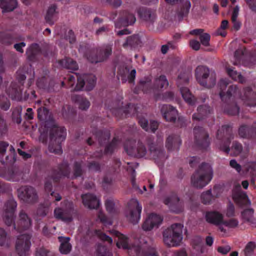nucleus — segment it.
Listing matches in <instances>:
<instances>
[{
    "label": "nucleus",
    "mask_w": 256,
    "mask_h": 256,
    "mask_svg": "<svg viewBox=\"0 0 256 256\" xmlns=\"http://www.w3.org/2000/svg\"><path fill=\"white\" fill-rule=\"evenodd\" d=\"M68 84L74 90H80L86 86V90H91L96 84V77L92 74L79 75L74 74L68 77Z\"/></svg>",
    "instance_id": "f257e3e1"
},
{
    "label": "nucleus",
    "mask_w": 256,
    "mask_h": 256,
    "mask_svg": "<svg viewBox=\"0 0 256 256\" xmlns=\"http://www.w3.org/2000/svg\"><path fill=\"white\" fill-rule=\"evenodd\" d=\"M212 171L210 166L202 164L191 178L192 185L197 188L205 186L211 180Z\"/></svg>",
    "instance_id": "f03ea898"
},
{
    "label": "nucleus",
    "mask_w": 256,
    "mask_h": 256,
    "mask_svg": "<svg viewBox=\"0 0 256 256\" xmlns=\"http://www.w3.org/2000/svg\"><path fill=\"white\" fill-rule=\"evenodd\" d=\"M183 226L180 224H172L164 233V242L168 246H176L182 240Z\"/></svg>",
    "instance_id": "7ed1b4c3"
},
{
    "label": "nucleus",
    "mask_w": 256,
    "mask_h": 256,
    "mask_svg": "<svg viewBox=\"0 0 256 256\" xmlns=\"http://www.w3.org/2000/svg\"><path fill=\"white\" fill-rule=\"evenodd\" d=\"M142 206L136 199H132L128 203V207L125 212L127 220L132 224H136L140 218Z\"/></svg>",
    "instance_id": "20e7f679"
},
{
    "label": "nucleus",
    "mask_w": 256,
    "mask_h": 256,
    "mask_svg": "<svg viewBox=\"0 0 256 256\" xmlns=\"http://www.w3.org/2000/svg\"><path fill=\"white\" fill-rule=\"evenodd\" d=\"M190 78V75L188 72L180 74L178 79V86L180 88L181 94L184 100L189 104H193L195 102L194 97L190 92L189 90L185 86H182V84H186Z\"/></svg>",
    "instance_id": "39448f33"
},
{
    "label": "nucleus",
    "mask_w": 256,
    "mask_h": 256,
    "mask_svg": "<svg viewBox=\"0 0 256 256\" xmlns=\"http://www.w3.org/2000/svg\"><path fill=\"white\" fill-rule=\"evenodd\" d=\"M164 202L174 212L180 213L184 210V202L180 200L176 194L166 196L164 200Z\"/></svg>",
    "instance_id": "423d86ee"
},
{
    "label": "nucleus",
    "mask_w": 256,
    "mask_h": 256,
    "mask_svg": "<svg viewBox=\"0 0 256 256\" xmlns=\"http://www.w3.org/2000/svg\"><path fill=\"white\" fill-rule=\"evenodd\" d=\"M162 217L156 214H150L142 224V229L144 230H150L153 228H158L162 223Z\"/></svg>",
    "instance_id": "0eeeda50"
},
{
    "label": "nucleus",
    "mask_w": 256,
    "mask_h": 256,
    "mask_svg": "<svg viewBox=\"0 0 256 256\" xmlns=\"http://www.w3.org/2000/svg\"><path fill=\"white\" fill-rule=\"evenodd\" d=\"M30 236L26 234H22L18 238L16 248L20 256L25 255L28 250L30 246Z\"/></svg>",
    "instance_id": "6e6552de"
},
{
    "label": "nucleus",
    "mask_w": 256,
    "mask_h": 256,
    "mask_svg": "<svg viewBox=\"0 0 256 256\" xmlns=\"http://www.w3.org/2000/svg\"><path fill=\"white\" fill-rule=\"evenodd\" d=\"M204 218L208 223L216 226L219 230H223L222 226L224 216L220 212L217 211L206 212L204 214Z\"/></svg>",
    "instance_id": "1a4fd4ad"
},
{
    "label": "nucleus",
    "mask_w": 256,
    "mask_h": 256,
    "mask_svg": "<svg viewBox=\"0 0 256 256\" xmlns=\"http://www.w3.org/2000/svg\"><path fill=\"white\" fill-rule=\"evenodd\" d=\"M18 194L20 198L28 202H32L36 200V194L32 187H22L18 190Z\"/></svg>",
    "instance_id": "9d476101"
},
{
    "label": "nucleus",
    "mask_w": 256,
    "mask_h": 256,
    "mask_svg": "<svg viewBox=\"0 0 256 256\" xmlns=\"http://www.w3.org/2000/svg\"><path fill=\"white\" fill-rule=\"evenodd\" d=\"M232 196L234 201L240 206L250 204L248 196L242 191L240 184L235 186L232 190Z\"/></svg>",
    "instance_id": "9b49d317"
},
{
    "label": "nucleus",
    "mask_w": 256,
    "mask_h": 256,
    "mask_svg": "<svg viewBox=\"0 0 256 256\" xmlns=\"http://www.w3.org/2000/svg\"><path fill=\"white\" fill-rule=\"evenodd\" d=\"M160 111L164 117L167 121L172 122L176 120L178 114L177 110L169 105H162Z\"/></svg>",
    "instance_id": "f8f14e48"
},
{
    "label": "nucleus",
    "mask_w": 256,
    "mask_h": 256,
    "mask_svg": "<svg viewBox=\"0 0 256 256\" xmlns=\"http://www.w3.org/2000/svg\"><path fill=\"white\" fill-rule=\"evenodd\" d=\"M136 142L129 141L124 146V149L129 155L142 156L146 154V149L141 146L138 148H135Z\"/></svg>",
    "instance_id": "ddd939ff"
},
{
    "label": "nucleus",
    "mask_w": 256,
    "mask_h": 256,
    "mask_svg": "<svg viewBox=\"0 0 256 256\" xmlns=\"http://www.w3.org/2000/svg\"><path fill=\"white\" fill-rule=\"evenodd\" d=\"M84 204L90 209L96 208L100 205V200L92 194H85L82 196Z\"/></svg>",
    "instance_id": "4468645a"
},
{
    "label": "nucleus",
    "mask_w": 256,
    "mask_h": 256,
    "mask_svg": "<svg viewBox=\"0 0 256 256\" xmlns=\"http://www.w3.org/2000/svg\"><path fill=\"white\" fill-rule=\"evenodd\" d=\"M209 75V70L203 66H198L196 70V76L198 82L202 86H206V79Z\"/></svg>",
    "instance_id": "2eb2a0df"
},
{
    "label": "nucleus",
    "mask_w": 256,
    "mask_h": 256,
    "mask_svg": "<svg viewBox=\"0 0 256 256\" xmlns=\"http://www.w3.org/2000/svg\"><path fill=\"white\" fill-rule=\"evenodd\" d=\"M66 136V129L63 127L54 126L52 128L51 139L58 143L64 140Z\"/></svg>",
    "instance_id": "dca6fc26"
},
{
    "label": "nucleus",
    "mask_w": 256,
    "mask_h": 256,
    "mask_svg": "<svg viewBox=\"0 0 256 256\" xmlns=\"http://www.w3.org/2000/svg\"><path fill=\"white\" fill-rule=\"evenodd\" d=\"M73 212L70 209L57 208L54 210L55 216L65 222H70L72 219Z\"/></svg>",
    "instance_id": "f3484780"
},
{
    "label": "nucleus",
    "mask_w": 256,
    "mask_h": 256,
    "mask_svg": "<svg viewBox=\"0 0 256 256\" xmlns=\"http://www.w3.org/2000/svg\"><path fill=\"white\" fill-rule=\"evenodd\" d=\"M136 22L135 16L128 12H123L122 17L116 24V28H120L121 25L126 26L134 24Z\"/></svg>",
    "instance_id": "a211bd4d"
},
{
    "label": "nucleus",
    "mask_w": 256,
    "mask_h": 256,
    "mask_svg": "<svg viewBox=\"0 0 256 256\" xmlns=\"http://www.w3.org/2000/svg\"><path fill=\"white\" fill-rule=\"evenodd\" d=\"M139 86L144 92H154V84H152L151 76L142 78L140 81Z\"/></svg>",
    "instance_id": "6ab92c4d"
},
{
    "label": "nucleus",
    "mask_w": 256,
    "mask_h": 256,
    "mask_svg": "<svg viewBox=\"0 0 256 256\" xmlns=\"http://www.w3.org/2000/svg\"><path fill=\"white\" fill-rule=\"evenodd\" d=\"M139 124L141 127L146 131L154 132L158 127V124L156 122L150 121L148 124V120L144 118L139 120Z\"/></svg>",
    "instance_id": "aec40b11"
},
{
    "label": "nucleus",
    "mask_w": 256,
    "mask_h": 256,
    "mask_svg": "<svg viewBox=\"0 0 256 256\" xmlns=\"http://www.w3.org/2000/svg\"><path fill=\"white\" fill-rule=\"evenodd\" d=\"M61 66L70 72L77 70L78 65L76 62L70 58H65L59 62Z\"/></svg>",
    "instance_id": "412c9836"
},
{
    "label": "nucleus",
    "mask_w": 256,
    "mask_h": 256,
    "mask_svg": "<svg viewBox=\"0 0 256 256\" xmlns=\"http://www.w3.org/2000/svg\"><path fill=\"white\" fill-rule=\"evenodd\" d=\"M110 232L118 237V241L116 243V246L118 248L124 249L130 248L128 244V238L125 236L114 230H112Z\"/></svg>",
    "instance_id": "4be33fe9"
},
{
    "label": "nucleus",
    "mask_w": 256,
    "mask_h": 256,
    "mask_svg": "<svg viewBox=\"0 0 256 256\" xmlns=\"http://www.w3.org/2000/svg\"><path fill=\"white\" fill-rule=\"evenodd\" d=\"M17 6L16 0H0V6L3 12L12 11Z\"/></svg>",
    "instance_id": "5701e85b"
},
{
    "label": "nucleus",
    "mask_w": 256,
    "mask_h": 256,
    "mask_svg": "<svg viewBox=\"0 0 256 256\" xmlns=\"http://www.w3.org/2000/svg\"><path fill=\"white\" fill-rule=\"evenodd\" d=\"M180 144L181 141L179 136H171L167 139L166 146L169 150H172L173 148L177 150Z\"/></svg>",
    "instance_id": "b1692460"
},
{
    "label": "nucleus",
    "mask_w": 256,
    "mask_h": 256,
    "mask_svg": "<svg viewBox=\"0 0 256 256\" xmlns=\"http://www.w3.org/2000/svg\"><path fill=\"white\" fill-rule=\"evenodd\" d=\"M8 206H10V208H7V212H8V216L6 218L5 222L8 225L10 226L13 222V217L12 214L13 213L16 207V202L14 200H10L8 204ZM8 207V206H7Z\"/></svg>",
    "instance_id": "393cba45"
},
{
    "label": "nucleus",
    "mask_w": 256,
    "mask_h": 256,
    "mask_svg": "<svg viewBox=\"0 0 256 256\" xmlns=\"http://www.w3.org/2000/svg\"><path fill=\"white\" fill-rule=\"evenodd\" d=\"M242 99L246 101V104L248 106H256V94L252 92L250 88H248L246 90Z\"/></svg>",
    "instance_id": "a878e982"
},
{
    "label": "nucleus",
    "mask_w": 256,
    "mask_h": 256,
    "mask_svg": "<svg viewBox=\"0 0 256 256\" xmlns=\"http://www.w3.org/2000/svg\"><path fill=\"white\" fill-rule=\"evenodd\" d=\"M238 221L234 218H232L228 220L225 221L223 219L222 222V228L223 230H220L221 232L226 233L228 229L236 228L238 226Z\"/></svg>",
    "instance_id": "bb28decb"
},
{
    "label": "nucleus",
    "mask_w": 256,
    "mask_h": 256,
    "mask_svg": "<svg viewBox=\"0 0 256 256\" xmlns=\"http://www.w3.org/2000/svg\"><path fill=\"white\" fill-rule=\"evenodd\" d=\"M58 239L60 242V250L62 254H67L71 250V245L69 243V238H64L59 236Z\"/></svg>",
    "instance_id": "cd10ccee"
},
{
    "label": "nucleus",
    "mask_w": 256,
    "mask_h": 256,
    "mask_svg": "<svg viewBox=\"0 0 256 256\" xmlns=\"http://www.w3.org/2000/svg\"><path fill=\"white\" fill-rule=\"evenodd\" d=\"M242 218L244 222L249 224H253L254 222V211L252 208H248L242 212Z\"/></svg>",
    "instance_id": "c85d7f7f"
},
{
    "label": "nucleus",
    "mask_w": 256,
    "mask_h": 256,
    "mask_svg": "<svg viewBox=\"0 0 256 256\" xmlns=\"http://www.w3.org/2000/svg\"><path fill=\"white\" fill-rule=\"evenodd\" d=\"M20 218L18 222L20 229H26L31 226L30 220L28 218L26 214L23 212L20 214Z\"/></svg>",
    "instance_id": "c756f323"
},
{
    "label": "nucleus",
    "mask_w": 256,
    "mask_h": 256,
    "mask_svg": "<svg viewBox=\"0 0 256 256\" xmlns=\"http://www.w3.org/2000/svg\"><path fill=\"white\" fill-rule=\"evenodd\" d=\"M8 94L12 99L20 100L22 98L20 86H12V88L9 90Z\"/></svg>",
    "instance_id": "7c9ffc66"
},
{
    "label": "nucleus",
    "mask_w": 256,
    "mask_h": 256,
    "mask_svg": "<svg viewBox=\"0 0 256 256\" xmlns=\"http://www.w3.org/2000/svg\"><path fill=\"white\" fill-rule=\"evenodd\" d=\"M56 6L53 4L51 6L48 10L46 20L50 24H52L54 20H56Z\"/></svg>",
    "instance_id": "2f4dec72"
},
{
    "label": "nucleus",
    "mask_w": 256,
    "mask_h": 256,
    "mask_svg": "<svg viewBox=\"0 0 256 256\" xmlns=\"http://www.w3.org/2000/svg\"><path fill=\"white\" fill-rule=\"evenodd\" d=\"M72 100L78 104L80 108L82 110L87 109L90 106L89 102L81 96H74Z\"/></svg>",
    "instance_id": "473e14b6"
},
{
    "label": "nucleus",
    "mask_w": 256,
    "mask_h": 256,
    "mask_svg": "<svg viewBox=\"0 0 256 256\" xmlns=\"http://www.w3.org/2000/svg\"><path fill=\"white\" fill-rule=\"evenodd\" d=\"M168 86V82L164 76H161L156 78L154 80V91L156 89L166 88Z\"/></svg>",
    "instance_id": "72a5a7b5"
},
{
    "label": "nucleus",
    "mask_w": 256,
    "mask_h": 256,
    "mask_svg": "<svg viewBox=\"0 0 256 256\" xmlns=\"http://www.w3.org/2000/svg\"><path fill=\"white\" fill-rule=\"evenodd\" d=\"M112 52V48L110 46L106 47L104 50H102L101 54L102 55H104V56L102 58H91L90 56L88 57V59L92 62H100L101 61L104 60L105 58H106L107 57H108Z\"/></svg>",
    "instance_id": "f704fd0d"
},
{
    "label": "nucleus",
    "mask_w": 256,
    "mask_h": 256,
    "mask_svg": "<svg viewBox=\"0 0 256 256\" xmlns=\"http://www.w3.org/2000/svg\"><path fill=\"white\" fill-rule=\"evenodd\" d=\"M246 174L252 176H256V162H248L244 166Z\"/></svg>",
    "instance_id": "c9c22d12"
},
{
    "label": "nucleus",
    "mask_w": 256,
    "mask_h": 256,
    "mask_svg": "<svg viewBox=\"0 0 256 256\" xmlns=\"http://www.w3.org/2000/svg\"><path fill=\"white\" fill-rule=\"evenodd\" d=\"M20 173L16 170H10L6 174V178L7 180L12 181L19 180L20 177Z\"/></svg>",
    "instance_id": "e433bc0d"
},
{
    "label": "nucleus",
    "mask_w": 256,
    "mask_h": 256,
    "mask_svg": "<svg viewBox=\"0 0 256 256\" xmlns=\"http://www.w3.org/2000/svg\"><path fill=\"white\" fill-rule=\"evenodd\" d=\"M144 248H142V250ZM136 250L138 252L137 256H158L156 250L154 248H149L146 252L141 251V248H136Z\"/></svg>",
    "instance_id": "4c0bfd02"
},
{
    "label": "nucleus",
    "mask_w": 256,
    "mask_h": 256,
    "mask_svg": "<svg viewBox=\"0 0 256 256\" xmlns=\"http://www.w3.org/2000/svg\"><path fill=\"white\" fill-rule=\"evenodd\" d=\"M227 72L230 76L234 80L240 82H244V78L241 74H238L236 70H234L233 69L231 68H228Z\"/></svg>",
    "instance_id": "58836bf2"
},
{
    "label": "nucleus",
    "mask_w": 256,
    "mask_h": 256,
    "mask_svg": "<svg viewBox=\"0 0 256 256\" xmlns=\"http://www.w3.org/2000/svg\"><path fill=\"white\" fill-rule=\"evenodd\" d=\"M8 144L4 142H0V162L2 163L5 162L4 160H7L8 156H6V152Z\"/></svg>",
    "instance_id": "ea45409f"
},
{
    "label": "nucleus",
    "mask_w": 256,
    "mask_h": 256,
    "mask_svg": "<svg viewBox=\"0 0 256 256\" xmlns=\"http://www.w3.org/2000/svg\"><path fill=\"white\" fill-rule=\"evenodd\" d=\"M199 114H201L202 116L198 117L196 114L193 115V118L196 120H200L202 118L203 116H206L208 113L210 112V110L208 106L204 105L199 107L198 109Z\"/></svg>",
    "instance_id": "a19ab883"
},
{
    "label": "nucleus",
    "mask_w": 256,
    "mask_h": 256,
    "mask_svg": "<svg viewBox=\"0 0 256 256\" xmlns=\"http://www.w3.org/2000/svg\"><path fill=\"white\" fill-rule=\"evenodd\" d=\"M212 198L211 190L204 192L201 195L202 202L204 204H210L212 202Z\"/></svg>",
    "instance_id": "79ce46f5"
},
{
    "label": "nucleus",
    "mask_w": 256,
    "mask_h": 256,
    "mask_svg": "<svg viewBox=\"0 0 256 256\" xmlns=\"http://www.w3.org/2000/svg\"><path fill=\"white\" fill-rule=\"evenodd\" d=\"M194 132L196 136V138H197L198 134H200V136L201 138H205L204 140H200V144L203 145L204 144H208V142L207 140L208 136L207 134L204 132V130L201 128H195L194 130Z\"/></svg>",
    "instance_id": "37998d69"
},
{
    "label": "nucleus",
    "mask_w": 256,
    "mask_h": 256,
    "mask_svg": "<svg viewBox=\"0 0 256 256\" xmlns=\"http://www.w3.org/2000/svg\"><path fill=\"white\" fill-rule=\"evenodd\" d=\"M256 248V244L254 242H250L247 244L244 250V253L246 256L252 255Z\"/></svg>",
    "instance_id": "c03bdc74"
},
{
    "label": "nucleus",
    "mask_w": 256,
    "mask_h": 256,
    "mask_svg": "<svg viewBox=\"0 0 256 256\" xmlns=\"http://www.w3.org/2000/svg\"><path fill=\"white\" fill-rule=\"evenodd\" d=\"M39 46L36 44L30 46L28 48L26 54L30 58L39 52Z\"/></svg>",
    "instance_id": "a18cd8bd"
},
{
    "label": "nucleus",
    "mask_w": 256,
    "mask_h": 256,
    "mask_svg": "<svg viewBox=\"0 0 256 256\" xmlns=\"http://www.w3.org/2000/svg\"><path fill=\"white\" fill-rule=\"evenodd\" d=\"M10 103L8 98L4 96H0V108L5 110H8Z\"/></svg>",
    "instance_id": "49530a36"
},
{
    "label": "nucleus",
    "mask_w": 256,
    "mask_h": 256,
    "mask_svg": "<svg viewBox=\"0 0 256 256\" xmlns=\"http://www.w3.org/2000/svg\"><path fill=\"white\" fill-rule=\"evenodd\" d=\"M200 44L204 46H208L210 45V36L207 33H202L200 36Z\"/></svg>",
    "instance_id": "de8ad7c7"
},
{
    "label": "nucleus",
    "mask_w": 256,
    "mask_h": 256,
    "mask_svg": "<svg viewBox=\"0 0 256 256\" xmlns=\"http://www.w3.org/2000/svg\"><path fill=\"white\" fill-rule=\"evenodd\" d=\"M251 130L247 126H242L238 130L239 134L241 137H246L250 132Z\"/></svg>",
    "instance_id": "09e8293b"
},
{
    "label": "nucleus",
    "mask_w": 256,
    "mask_h": 256,
    "mask_svg": "<svg viewBox=\"0 0 256 256\" xmlns=\"http://www.w3.org/2000/svg\"><path fill=\"white\" fill-rule=\"evenodd\" d=\"M138 14L140 17H144L146 20H150V18H154V14L150 11L144 10V12H138Z\"/></svg>",
    "instance_id": "8fccbe9b"
},
{
    "label": "nucleus",
    "mask_w": 256,
    "mask_h": 256,
    "mask_svg": "<svg viewBox=\"0 0 256 256\" xmlns=\"http://www.w3.org/2000/svg\"><path fill=\"white\" fill-rule=\"evenodd\" d=\"M228 25V21L226 20H222L220 26V28L217 31V34L218 35L224 36H226V32L224 31Z\"/></svg>",
    "instance_id": "3c124183"
},
{
    "label": "nucleus",
    "mask_w": 256,
    "mask_h": 256,
    "mask_svg": "<svg viewBox=\"0 0 256 256\" xmlns=\"http://www.w3.org/2000/svg\"><path fill=\"white\" fill-rule=\"evenodd\" d=\"M231 150L233 152V154L236 156L240 154L242 150V146L240 144L234 142L231 148Z\"/></svg>",
    "instance_id": "603ef678"
},
{
    "label": "nucleus",
    "mask_w": 256,
    "mask_h": 256,
    "mask_svg": "<svg viewBox=\"0 0 256 256\" xmlns=\"http://www.w3.org/2000/svg\"><path fill=\"white\" fill-rule=\"evenodd\" d=\"M98 218H100V220L106 226L111 225L112 223L111 220H108L107 218L102 212H100L98 214Z\"/></svg>",
    "instance_id": "864d4df0"
},
{
    "label": "nucleus",
    "mask_w": 256,
    "mask_h": 256,
    "mask_svg": "<svg viewBox=\"0 0 256 256\" xmlns=\"http://www.w3.org/2000/svg\"><path fill=\"white\" fill-rule=\"evenodd\" d=\"M190 46L194 50H198L200 48V44L196 40H192L190 42Z\"/></svg>",
    "instance_id": "5fc2aeb1"
},
{
    "label": "nucleus",
    "mask_w": 256,
    "mask_h": 256,
    "mask_svg": "<svg viewBox=\"0 0 256 256\" xmlns=\"http://www.w3.org/2000/svg\"><path fill=\"white\" fill-rule=\"evenodd\" d=\"M234 205L230 203L227 208L226 214L227 216L230 217L234 215Z\"/></svg>",
    "instance_id": "6e6d98bb"
},
{
    "label": "nucleus",
    "mask_w": 256,
    "mask_h": 256,
    "mask_svg": "<svg viewBox=\"0 0 256 256\" xmlns=\"http://www.w3.org/2000/svg\"><path fill=\"white\" fill-rule=\"evenodd\" d=\"M230 166L234 168L238 172H240L241 171V166L238 164L236 160H232L230 162Z\"/></svg>",
    "instance_id": "4d7b16f0"
},
{
    "label": "nucleus",
    "mask_w": 256,
    "mask_h": 256,
    "mask_svg": "<svg viewBox=\"0 0 256 256\" xmlns=\"http://www.w3.org/2000/svg\"><path fill=\"white\" fill-rule=\"evenodd\" d=\"M98 235L99 236V238L104 241H107L110 244H112V240L111 238L109 237L108 236H106V234H103L102 232H98Z\"/></svg>",
    "instance_id": "13d9d810"
},
{
    "label": "nucleus",
    "mask_w": 256,
    "mask_h": 256,
    "mask_svg": "<svg viewBox=\"0 0 256 256\" xmlns=\"http://www.w3.org/2000/svg\"><path fill=\"white\" fill-rule=\"evenodd\" d=\"M106 206L107 210L109 212H112L114 210V203L111 200H108L106 202Z\"/></svg>",
    "instance_id": "bf43d9fd"
},
{
    "label": "nucleus",
    "mask_w": 256,
    "mask_h": 256,
    "mask_svg": "<svg viewBox=\"0 0 256 256\" xmlns=\"http://www.w3.org/2000/svg\"><path fill=\"white\" fill-rule=\"evenodd\" d=\"M230 249L231 248L229 246H225L219 247L218 250L221 254H226L230 251Z\"/></svg>",
    "instance_id": "052dcab7"
},
{
    "label": "nucleus",
    "mask_w": 256,
    "mask_h": 256,
    "mask_svg": "<svg viewBox=\"0 0 256 256\" xmlns=\"http://www.w3.org/2000/svg\"><path fill=\"white\" fill-rule=\"evenodd\" d=\"M26 46V43L22 42L20 43L16 44L14 45V48L18 52L22 53L24 52L23 48Z\"/></svg>",
    "instance_id": "680f3d73"
},
{
    "label": "nucleus",
    "mask_w": 256,
    "mask_h": 256,
    "mask_svg": "<svg viewBox=\"0 0 256 256\" xmlns=\"http://www.w3.org/2000/svg\"><path fill=\"white\" fill-rule=\"evenodd\" d=\"M49 150L50 152L56 154H60L62 152V148L60 145H58L56 146V148H54L52 146H49Z\"/></svg>",
    "instance_id": "e2e57ef3"
},
{
    "label": "nucleus",
    "mask_w": 256,
    "mask_h": 256,
    "mask_svg": "<svg viewBox=\"0 0 256 256\" xmlns=\"http://www.w3.org/2000/svg\"><path fill=\"white\" fill-rule=\"evenodd\" d=\"M47 110L45 108H40L38 110V117L40 120L44 118V114H47Z\"/></svg>",
    "instance_id": "0e129e2a"
},
{
    "label": "nucleus",
    "mask_w": 256,
    "mask_h": 256,
    "mask_svg": "<svg viewBox=\"0 0 256 256\" xmlns=\"http://www.w3.org/2000/svg\"><path fill=\"white\" fill-rule=\"evenodd\" d=\"M106 249L105 247L101 246L98 248V256H106Z\"/></svg>",
    "instance_id": "69168bd1"
},
{
    "label": "nucleus",
    "mask_w": 256,
    "mask_h": 256,
    "mask_svg": "<svg viewBox=\"0 0 256 256\" xmlns=\"http://www.w3.org/2000/svg\"><path fill=\"white\" fill-rule=\"evenodd\" d=\"M6 234L4 230L0 228V244L2 245L4 241L6 239Z\"/></svg>",
    "instance_id": "338daca9"
},
{
    "label": "nucleus",
    "mask_w": 256,
    "mask_h": 256,
    "mask_svg": "<svg viewBox=\"0 0 256 256\" xmlns=\"http://www.w3.org/2000/svg\"><path fill=\"white\" fill-rule=\"evenodd\" d=\"M246 0L252 10H256V0Z\"/></svg>",
    "instance_id": "774afa93"
}]
</instances>
